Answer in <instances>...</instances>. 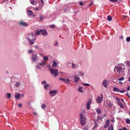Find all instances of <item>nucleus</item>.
<instances>
[{
    "mask_svg": "<svg viewBox=\"0 0 130 130\" xmlns=\"http://www.w3.org/2000/svg\"><path fill=\"white\" fill-rule=\"evenodd\" d=\"M55 27V25H54L52 24L50 25V27L51 28H53Z\"/></svg>",
    "mask_w": 130,
    "mask_h": 130,
    "instance_id": "nucleus-51",
    "label": "nucleus"
},
{
    "mask_svg": "<svg viewBox=\"0 0 130 130\" xmlns=\"http://www.w3.org/2000/svg\"><path fill=\"white\" fill-rule=\"evenodd\" d=\"M54 44L55 46H56L58 45V43L57 41H55V42L54 43Z\"/></svg>",
    "mask_w": 130,
    "mask_h": 130,
    "instance_id": "nucleus-45",
    "label": "nucleus"
},
{
    "mask_svg": "<svg viewBox=\"0 0 130 130\" xmlns=\"http://www.w3.org/2000/svg\"><path fill=\"white\" fill-rule=\"evenodd\" d=\"M73 80H74V81L75 83H77L80 80L79 77L75 74L73 78Z\"/></svg>",
    "mask_w": 130,
    "mask_h": 130,
    "instance_id": "nucleus-10",
    "label": "nucleus"
},
{
    "mask_svg": "<svg viewBox=\"0 0 130 130\" xmlns=\"http://www.w3.org/2000/svg\"><path fill=\"white\" fill-rule=\"evenodd\" d=\"M60 73L61 74L62 76V77L64 76L66 74V73H65L62 72H60Z\"/></svg>",
    "mask_w": 130,
    "mask_h": 130,
    "instance_id": "nucleus-34",
    "label": "nucleus"
},
{
    "mask_svg": "<svg viewBox=\"0 0 130 130\" xmlns=\"http://www.w3.org/2000/svg\"><path fill=\"white\" fill-rule=\"evenodd\" d=\"M92 99H90L88 100L87 102L86 103V108L88 110H89L90 108V104L92 102Z\"/></svg>",
    "mask_w": 130,
    "mask_h": 130,
    "instance_id": "nucleus-9",
    "label": "nucleus"
},
{
    "mask_svg": "<svg viewBox=\"0 0 130 130\" xmlns=\"http://www.w3.org/2000/svg\"><path fill=\"white\" fill-rule=\"evenodd\" d=\"M41 34L44 36H46L48 35V33L45 29H44L43 30L41 29Z\"/></svg>",
    "mask_w": 130,
    "mask_h": 130,
    "instance_id": "nucleus-15",
    "label": "nucleus"
},
{
    "mask_svg": "<svg viewBox=\"0 0 130 130\" xmlns=\"http://www.w3.org/2000/svg\"><path fill=\"white\" fill-rule=\"evenodd\" d=\"M109 125H108L107 124H105L104 126V127L105 128H106L108 126H109Z\"/></svg>",
    "mask_w": 130,
    "mask_h": 130,
    "instance_id": "nucleus-50",
    "label": "nucleus"
},
{
    "mask_svg": "<svg viewBox=\"0 0 130 130\" xmlns=\"http://www.w3.org/2000/svg\"><path fill=\"white\" fill-rule=\"evenodd\" d=\"M126 64L128 65H130V61H127L126 62Z\"/></svg>",
    "mask_w": 130,
    "mask_h": 130,
    "instance_id": "nucleus-49",
    "label": "nucleus"
},
{
    "mask_svg": "<svg viewBox=\"0 0 130 130\" xmlns=\"http://www.w3.org/2000/svg\"><path fill=\"white\" fill-rule=\"evenodd\" d=\"M38 64L42 66H44L46 64V61L43 60L41 62L39 63Z\"/></svg>",
    "mask_w": 130,
    "mask_h": 130,
    "instance_id": "nucleus-22",
    "label": "nucleus"
},
{
    "mask_svg": "<svg viewBox=\"0 0 130 130\" xmlns=\"http://www.w3.org/2000/svg\"><path fill=\"white\" fill-rule=\"evenodd\" d=\"M78 91L82 92L84 93L85 91V90L84 89H83L82 87H79L78 88Z\"/></svg>",
    "mask_w": 130,
    "mask_h": 130,
    "instance_id": "nucleus-20",
    "label": "nucleus"
},
{
    "mask_svg": "<svg viewBox=\"0 0 130 130\" xmlns=\"http://www.w3.org/2000/svg\"><path fill=\"white\" fill-rule=\"evenodd\" d=\"M113 127L112 126L110 125L107 129V130H113Z\"/></svg>",
    "mask_w": 130,
    "mask_h": 130,
    "instance_id": "nucleus-28",
    "label": "nucleus"
},
{
    "mask_svg": "<svg viewBox=\"0 0 130 130\" xmlns=\"http://www.w3.org/2000/svg\"><path fill=\"white\" fill-rule=\"evenodd\" d=\"M44 17L43 16H41L40 18V20H43Z\"/></svg>",
    "mask_w": 130,
    "mask_h": 130,
    "instance_id": "nucleus-46",
    "label": "nucleus"
},
{
    "mask_svg": "<svg viewBox=\"0 0 130 130\" xmlns=\"http://www.w3.org/2000/svg\"><path fill=\"white\" fill-rule=\"evenodd\" d=\"M33 52V51L32 50H30L28 51V52L29 53H31Z\"/></svg>",
    "mask_w": 130,
    "mask_h": 130,
    "instance_id": "nucleus-54",
    "label": "nucleus"
},
{
    "mask_svg": "<svg viewBox=\"0 0 130 130\" xmlns=\"http://www.w3.org/2000/svg\"><path fill=\"white\" fill-rule=\"evenodd\" d=\"M103 95L102 94H101L100 95V97L98 96L96 99V101L97 103L98 104L100 103L102 101H103Z\"/></svg>",
    "mask_w": 130,
    "mask_h": 130,
    "instance_id": "nucleus-7",
    "label": "nucleus"
},
{
    "mask_svg": "<svg viewBox=\"0 0 130 130\" xmlns=\"http://www.w3.org/2000/svg\"><path fill=\"white\" fill-rule=\"evenodd\" d=\"M8 99H9L10 97L11 94L10 93H8L6 95Z\"/></svg>",
    "mask_w": 130,
    "mask_h": 130,
    "instance_id": "nucleus-38",
    "label": "nucleus"
},
{
    "mask_svg": "<svg viewBox=\"0 0 130 130\" xmlns=\"http://www.w3.org/2000/svg\"><path fill=\"white\" fill-rule=\"evenodd\" d=\"M118 130H127V128L126 127H123L122 128H120Z\"/></svg>",
    "mask_w": 130,
    "mask_h": 130,
    "instance_id": "nucleus-44",
    "label": "nucleus"
},
{
    "mask_svg": "<svg viewBox=\"0 0 130 130\" xmlns=\"http://www.w3.org/2000/svg\"><path fill=\"white\" fill-rule=\"evenodd\" d=\"M96 112H97V113H99V114H101V110L99 109H97L96 110Z\"/></svg>",
    "mask_w": 130,
    "mask_h": 130,
    "instance_id": "nucleus-31",
    "label": "nucleus"
},
{
    "mask_svg": "<svg viewBox=\"0 0 130 130\" xmlns=\"http://www.w3.org/2000/svg\"><path fill=\"white\" fill-rule=\"evenodd\" d=\"M116 100H117L118 101H120V99L119 98H116Z\"/></svg>",
    "mask_w": 130,
    "mask_h": 130,
    "instance_id": "nucleus-61",
    "label": "nucleus"
},
{
    "mask_svg": "<svg viewBox=\"0 0 130 130\" xmlns=\"http://www.w3.org/2000/svg\"><path fill=\"white\" fill-rule=\"evenodd\" d=\"M118 105L120 106L121 108H123L124 107V106L121 102H119V101H118Z\"/></svg>",
    "mask_w": 130,
    "mask_h": 130,
    "instance_id": "nucleus-26",
    "label": "nucleus"
},
{
    "mask_svg": "<svg viewBox=\"0 0 130 130\" xmlns=\"http://www.w3.org/2000/svg\"><path fill=\"white\" fill-rule=\"evenodd\" d=\"M65 78H59V79L60 80H61L62 82H64V81Z\"/></svg>",
    "mask_w": 130,
    "mask_h": 130,
    "instance_id": "nucleus-40",
    "label": "nucleus"
},
{
    "mask_svg": "<svg viewBox=\"0 0 130 130\" xmlns=\"http://www.w3.org/2000/svg\"><path fill=\"white\" fill-rule=\"evenodd\" d=\"M110 123V121L109 119L106 120V124L109 125Z\"/></svg>",
    "mask_w": 130,
    "mask_h": 130,
    "instance_id": "nucleus-39",
    "label": "nucleus"
},
{
    "mask_svg": "<svg viewBox=\"0 0 130 130\" xmlns=\"http://www.w3.org/2000/svg\"><path fill=\"white\" fill-rule=\"evenodd\" d=\"M125 67L122 64L119 65L115 67L117 72L119 73L123 72L125 70Z\"/></svg>",
    "mask_w": 130,
    "mask_h": 130,
    "instance_id": "nucleus-3",
    "label": "nucleus"
},
{
    "mask_svg": "<svg viewBox=\"0 0 130 130\" xmlns=\"http://www.w3.org/2000/svg\"><path fill=\"white\" fill-rule=\"evenodd\" d=\"M125 90L124 89L122 90H120V91H119V92H120L121 93H123L125 92Z\"/></svg>",
    "mask_w": 130,
    "mask_h": 130,
    "instance_id": "nucleus-47",
    "label": "nucleus"
},
{
    "mask_svg": "<svg viewBox=\"0 0 130 130\" xmlns=\"http://www.w3.org/2000/svg\"><path fill=\"white\" fill-rule=\"evenodd\" d=\"M19 25L21 26H22L24 27H27L28 25L26 23L24 22L23 21H20L19 23Z\"/></svg>",
    "mask_w": 130,
    "mask_h": 130,
    "instance_id": "nucleus-11",
    "label": "nucleus"
},
{
    "mask_svg": "<svg viewBox=\"0 0 130 130\" xmlns=\"http://www.w3.org/2000/svg\"><path fill=\"white\" fill-rule=\"evenodd\" d=\"M118 0H110V1L112 2H116Z\"/></svg>",
    "mask_w": 130,
    "mask_h": 130,
    "instance_id": "nucleus-52",
    "label": "nucleus"
},
{
    "mask_svg": "<svg viewBox=\"0 0 130 130\" xmlns=\"http://www.w3.org/2000/svg\"><path fill=\"white\" fill-rule=\"evenodd\" d=\"M100 116H99L97 118L96 120L97 121H98V120H100Z\"/></svg>",
    "mask_w": 130,
    "mask_h": 130,
    "instance_id": "nucleus-59",
    "label": "nucleus"
},
{
    "mask_svg": "<svg viewBox=\"0 0 130 130\" xmlns=\"http://www.w3.org/2000/svg\"><path fill=\"white\" fill-rule=\"evenodd\" d=\"M22 106V104L21 103H20L18 105V106L19 107H21Z\"/></svg>",
    "mask_w": 130,
    "mask_h": 130,
    "instance_id": "nucleus-56",
    "label": "nucleus"
},
{
    "mask_svg": "<svg viewBox=\"0 0 130 130\" xmlns=\"http://www.w3.org/2000/svg\"><path fill=\"white\" fill-rule=\"evenodd\" d=\"M119 83L121 84H123V83H122V82L121 81H120L119 82Z\"/></svg>",
    "mask_w": 130,
    "mask_h": 130,
    "instance_id": "nucleus-63",
    "label": "nucleus"
},
{
    "mask_svg": "<svg viewBox=\"0 0 130 130\" xmlns=\"http://www.w3.org/2000/svg\"><path fill=\"white\" fill-rule=\"evenodd\" d=\"M27 13L29 15H31L32 14V12L31 11H30L29 10H28L27 11Z\"/></svg>",
    "mask_w": 130,
    "mask_h": 130,
    "instance_id": "nucleus-33",
    "label": "nucleus"
},
{
    "mask_svg": "<svg viewBox=\"0 0 130 130\" xmlns=\"http://www.w3.org/2000/svg\"><path fill=\"white\" fill-rule=\"evenodd\" d=\"M75 75L79 77L80 76L81 77H83L84 76L85 73L83 71H78L76 72Z\"/></svg>",
    "mask_w": 130,
    "mask_h": 130,
    "instance_id": "nucleus-8",
    "label": "nucleus"
},
{
    "mask_svg": "<svg viewBox=\"0 0 130 130\" xmlns=\"http://www.w3.org/2000/svg\"><path fill=\"white\" fill-rule=\"evenodd\" d=\"M130 90V87L129 86H128L127 88V91H129Z\"/></svg>",
    "mask_w": 130,
    "mask_h": 130,
    "instance_id": "nucleus-60",
    "label": "nucleus"
},
{
    "mask_svg": "<svg viewBox=\"0 0 130 130\" xmlns=\"http://www.w3.org/2000/svg\"><path fill=\"white\" fill-rule=\"evenodd\" d=\"M126 95L127 96H128V97L130 98V96L129 95V94L128 93H127V94H126Z\"/></svg>",
    "mask_w": 130,
    "mask_h": 130,
    "instance_id": "nucleus-64",
    "label": "nucleus"
},
{
    "mask_svg": "<svg viewBox=\"0 0 130 130\" xmlns=\"http://www.w3.org/2000/svg\"><path fill=\"white\" fill-rule=\"evenodd\" d=\"M124 79V77H122L120 78L119 79H118V80L119 81L122 80Z\"/></svg>",
    "mask_w": 130,
    "mask_h": 130,
    "instance_id": "nucleus-48",
    "label": "nucleus"
},
{
    "mask_svg": "<svg viewBox=\"0 0 130 130\" xmlns=\"http://www.w3.org/2000/svg\"><path fill=\"white\" fill-rule=\"evenodd\" d=\"M40 1H41L42 4L43 5V6L44 4V1L43 0H40Z\"/></svg>",
    "mask_w": 130,
    "mask_h": 130,
    "instance_id": "nucleus-53",
    "label": "nucleus"
},
{
    "mask_svg": "<svg viewBox=\"0 0 130 130\" xmlns=\"http://www.w3.org/2000/svg\"><path fill=\"white\" fill-rule=\"evenodd\" d=\"M46 107V106L45 104H43L41 106V107L42 109H44Z\"/></svg>",
    "mask_w": 130,
    "mask_h": 130,
    "instance_id": "nucleus-36",
    "label": "nucleus"
},
{
    "mask_svg": "<svg viewBox=\"0 0 130 130\" xmlns=\"http://www.w3.org/2000/svg\"><path fill=\"white\" fill-rule=\"evenodd\" d=\"M44 88L46 90H48L50 89V85L48 84H47L44 86Z\"/></svg>",
    "mask_w": 130,
    "mask_h": 130,
    "instance_id": "nucleus-21",
    "label": "nucleus"
},
{
    "mask_svg": "<svg viewBox=\"0 0 130 130\" xmlns=\"http://www.w3.org/2000/svg\"><path fill=\"white\" fill-rule=\"evenodd\" d=\"M108 84V82L107 80L106 79H105L103 81L102 84L104 87L107 88V85Z\"/></svg>",
    "mask_w": 130,
    "mask_h": 130,
    "instance_id": "nucleus-14",
    "label": "nucleus"
},
{
    "mask_svg": "<svg viewBox=\"0 0 130 130\" xmlns=\"http://www.w3.org/2000/svg\"><path fill=\"white\" fill-rule=\"evenodd\" d=\"M31 3L33 5H36L37 4V1L35 0H30Z\"/></svg>",
    "mask_w": 130,
    "mask_h": 130,
    "instance_id": "nucleus-24",
    "label": "nucleus"
},
{
    "mask_svg": "<svg viewBox=\"0 0 130 130\" xmlns=\"http://www.w3.org/2000/svg\"><path fill=\"white\" fill-rule=\"evenodd\" d=\"M105 102L109 107H111L112 106V104L110 101L108 100H106Z\"/></svg>",
    "mask_w": 130,
    "mask_h": 130,
    "instance_id": "nucleus-18",
    "label": "nucleus"
},
{
    "mask_svg": "<svg viewBox=\"0 0 130 130\" xmlns=\"http://www.w3.org/2000/svg\"><path fill=\"white\" fill-rule=\"evenodd\" d=\"M113 90L114 91L119 92L120 91V90L119 88L114 87L113 88Z\"/></svg>",
    "mask_w": 130,
    "mask_h": 130,
    "instance_id": "nucleus-27",
    "label": "nucleus"
},
{
    "mask_svg": "<svg viewBox=\"0 0 130 130\" xmlns=\"http://www.w3.org/2000/svg\"><path fill=\"white\" fill-rule=\"evenodd\" d=\"M48 56H44L43 57V61H46L48 60Z\"/></svg>",
    "mask_w": 130,
    "mask_h": 130,
    "instance_id": "nucleus-29",
    "label": "nucleus"
},
{
    "mask_svg": "<svg viewBox=\"0 0 130 130\" xmlns=\"http://www.w3.org/2000/svg\"><path fill=\"white\" fill-rule=\"evenodd\" d=\"M73 61H69L66 63L67 67L69 68H72Z\"/></svg>",
    "mask_w": 130,
    "mask_h": 130,
    "instance_id": "nucleus-13",
    "label": "nucleus"
},
{
    "mask_svg": "<svg viewBox=\"0 0 130 130\" xmlns=\"http://www.w3.org/2000/svg\"><path fill=\"white\" fill-rule=\"evenodd\" d=\"M40 34H41V30H38L36 32V34L35 35H39Z\"/></svg>",
    "mask_w": 130,
    "mask_h": 130,
    "instance_id": "nucleus-30",
    "label": "nucleus"
},
{
    "mask_svg": "<svg viewBox=\"0 0 130 130\" xmlns=\"http://www.w3.org/2000/svg\"><path fill=\"white\" fill-rule=\"evenodd\" d=\"M32 62H35L39 60L38 56L36 54H33L31 57Z\"/></svg>",
    "mask_w": 130,
    "mask_h": 130,
    "instance_id": "nucleus-6",
    "label": "nucleus"
},
{
    "mask_svg": "<svg viewBox=\"0 0 130 130\" xmlns=\"http://www.w3.org/2000/svg\"><path fill=\"white\" fill-rule=\"evenodd\" d=\"M35 48L36 49L38 50H40V48L39 47V46L37 45H35L34 46Z\"/></svg>",
    "mask_w": 130,
    "mask_h": 130,
    "instance_id": "nucleus-35",
    "label": "nucleus"
},
{
    "mask_svg": "<svg viewBox=\"0 0 130 130\" xmlns=\"http://www.w3.org/2000/svg\"><path fill=\"white\" fill-rule=\"evenodd\" d=\"M53 64L52 66L54 67H56L57 66L58 64V61L57 60H56L52 61Z\"/></svg>",
    "mask_w": 130,
    "mask_h": 130,
    "instance_id": "nucleus-17",
    "label": "nucleus"
},
{
    "mask_svg": "<svg viewBox=\"0 0 130 130\" xmlns=\"http://www.w3.org/2000/svg\"><path fill=\"white\" fill-rule=\"evenodd\" d=\"M40 65L39 64L37 65L36 66V68L39 69H41V68Z\"/></svg>",
    "mask_w": 130,
    "mask_h": 130,
    "instance_id": "nucleus-43",
    "label": "nucleus"
},
{
    "mask_svg": "<svg viewBox=\"0 0 130 130\" xmlns=\"http://www.w3.org/2000/svg\"><path fill=\"white\" fill-rule=\"evenodd\" d=\"M79 118L80 121V124L81 125L84 126L86 123L87 119L85 116L83 114L80 113L79 114Z\"/></svg>",
    "mask_w": 130,
    "mask_h": 130,
    "instance_id": "nucleus-2",
    "label": "nucleus"
},
{
    "mask_svg": "<svg viewBox=\"0 0 130 130\" xmlns=\"http://www.w3.org/2000/svg\"><path fill=\"white\" fill-rule=\"evenodd\" d=\"M126 41L128 42L130 41V37H127L126 39Z\"/></svg>",
    "mask_w": 130,
    "mask_h": 130,
    "instance_id": "nucleus-41",
    "label": "nucleus"
},
{
    "mask_svg": "<svg viewBox=\"0 0 130 130\" xmlns=\"http://www.w3.org/2000/svg\"><path fill=\"white\" fill-rule=\"evenodd\" d=\"M10 83L13 85L14 88L15 90H17L19 88L23 89L25 88L24 83L21 82L18 78L14 77H13L11 78Z\"/></svg>",
    "mask_w": 130,
    "mask_h": 130,
    "instance_id": "nucleus-1",
    "label": "nucleus"
},
{
    "mask_svg": "<svg viewBox=\"0 0 130 130\" xmlns=\"http://www.w3.org/2000/svg\"><path fill=\"white\" fill-rule=\"evenodd\" d=\"M35 36V34H34L32 33L31 34L29 35L28 37L27 38H30L31 39H32L33 38V37H34Z\"/></svg>",
    "mask_w": 130,
    "mask_h": 130,
    "instance_id": "nucleus-23",
    "label": "nucleus"
},
{
    "mask_svg": "<svg viewBox=\"0 0 130 130\" xmlns=\"http://www.w3.org/2000/svg\"><path fill=\"white\" fill-rule=\"evenodd\" d=\"M49 71H50L52 74L54 76L56 77L58 76V71L57 69L54 68H49Z\"/></svg>",
    "mask_w": 130,
    "mask_h": 130,
    "instance_id": "nucleus-4",
    "label": "nucleus"
},
{
    "mask_svg": "<svg viewBox=\"0 0 130 130\" xmlns=\"http://www.w3.org/2000/svg\"><path fill=\"white\" fill-rule=\"evenodd\" d=\"M79 5L83 6V3L82 2H80L79 3Z\"/></svg>",
    "mask_w": 130,
    "mask_h": 130,
    "instance_id": "nucleus-58",
    "label": "nucleus"
},
{
    "mask_svg": "<svg viewBox=\"0 0 130 130\" xmlns=\"http://www.w3.org/2000/svg\"><path fill=\"white\" fill-rule=\"evenodd\" d=\"M58 91L57 90H52L49 92V94L51 97H54L58 93Z\"/></svg>",
    "mask_w": 130,
    "mask_h": 130,
    "instance_id": "nucleus-5",
    "label": "nucleus"
},
{
    "mask_svg": "<svg viewBox=\"0 0 130 130\" xmlns=\"http://www.w3.org/2000/svg\"><path fill=\"white\" fill-rule=\"evenodd\" d=\"M70 81L71 80L70 79H69V78H67L65 79L64 82L67 84H68L70 83Z\"/></svg>",
    "mask_w": 130,
    "mask_h": 130,
    "instance_id": "nucleus-25",
    "label": "nucleus"
},
{
    "mask_svg": "<svg viewBox=\"0 0 130 130\" xmlns=\"http://www.w3.org/2000/svg\"><path fill=\"white\" fill-rule=\"evenodd\" d=\"M126 123L127 124H130V120L127 118L126 119Z\"/></svg>",
    "mask_w": 130,
    "mask_h": 130,
    "instance_id": "nucleus-32",
    "label": "nucleus"
},
{
    "mask_svg": "<svg viewBox=\"0 0 130 130\" xmlns=\"http://www.w3.org/2000/svg\"><path fill=\"white\" fill-rule=\"evenodd\" d=\"M97 126V124L96 123H95V125L93 127V128H94Z\"/></svg>",
    "mask_w": 130,
    "mask_h": 130,
    "instance_id": "nucleus-57",
    "label": "nucleus"
},
{
    "mask_svg": "<svg viewBox=\"0 0 130 130\" xmlns=\"http://www.w3.org/2000/svg\"><path fill=\"white\" fill-rule=\"evenodd\" d=\"M107 20L109 21L111 20L112 18L110 16H108L107 17Z\"/></svg>",
    "mask_w": 130,
    "mask_h": 130,
    "instance_id": "nucleus-37",
    "label": "nucleus"
},
{
    "mask_svg": "<svg viewBox=\"0 0 130 130\" xmlns=\"http://www.w3.org/2000/svg\"><path fill=\"white\" fill-rule=\"evenodd\" d=\"M27 40L28 41L29 43V44H33L34 42L36 39L35 38H33L32 39L30 38H27Z\"/></svg>",
    "mask_w": 130,
    "mask_h": 130,
    "instance_id": "nucleus-16",
    "label": "nucleus"
},
{
    "mask_svg": "<svg viewBox=\"0 0 130 130\" xmlns=\"http://www.w3.org/2000/svg\"><path fill=\"white\" fill-rule=\"evenodd\" d=\"M79 66V64L78 62H73L72 68V69H76Z\"/></svg>",
    "mask_w": 130,
    "mask_h": 130,
    "instance_id": "nucleus-12",
    "label": "nucleus"
},
{
    "mask_svg": "<svg viewBox=\"0 0 130 130\" xmlns=\"http://www.w3.org/2000/svg\"><path fill=\"white\" fill-rule=\"evenodd\" d=\"M83 85L86 86H90V85L88 83H83Z\"/></svg>",
    "mask_w": 130,
    "mask_h": 130,
    "instance_id": "nucleus-42",
    "label": "nucleus"
},
{
    "mask_svg": "<svg viewBox=\"0 0 130 130\" xmlns=\"http://www.w3.org/2000/svg\"><path fill=\"white\" fill-rule=\"evenodd\" d=\"M33 114L35 115H37V113L36 112H34L33 113Z\"/></svg>",
    "mask_w": 130,
    "mask_h": 130,
    "instance_id": "nucleus-62",
    "label": "nucleus"
},
{
    "mask_svg": "<svg viewBox=\"0 0 130 130\" xmlns=\"http://www.w3.org/2000/svg\"><path fill=\"white\" fill-rule=\"evenodd\" d=\"M20 93L16 92L15 94V97L16 99H19L20 97Z\"/></svg>",
    "mask_w": 130,
    "mask_h": 130,
    "instance_id": "nucleus-19",
    "label": "nucleus"
},
{
    "mask_svg": "<svg viewBox=\"0 0 130 130\" xmlns=\"http://www.w3.org/2000/svg\"><path fill=\"white\" fill-rule=\"evenodd\" d=\"M46 83V82L45 81H44L43 82H42L41 83L42 84H45Z\"/></svg>",
    "mask_w": 130,
    "mask_h": 130,
    "instance_id": "nucleus-55",
    "label": "nucleus"
}]
</instances>
